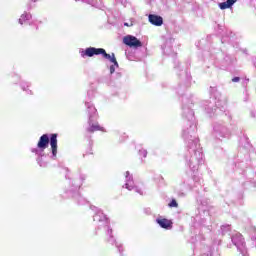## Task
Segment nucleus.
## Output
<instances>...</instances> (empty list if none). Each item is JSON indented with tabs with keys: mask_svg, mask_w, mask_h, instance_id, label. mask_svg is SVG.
<instances>
[{
	"mask_svg": "<svg viewBox=\"0 0 256 256\" xmlns=\"http://www.w3.org/2000/svg\"><path fill=\"white\" fill-rule=\"evenodd\" d=\"M94 55H102L104 59H108L110 63H113V65L110 66L111 75L115 73V67H119V62H117V58H115V53L107 54V51L103 48L89 47L81 52V57H93Z\"/></svg>",
	"mask_w": 256,
	"mask_h": 256,
	"instance_id": "obj_1",
	"label": "nucleus"
},
{
	"mask_svg": "<svg viewBox=\"0 0 256 256\" xmlns=\"http://www.w3.org/2000/svg\"><path fill=\"white\" fill-rule=\"evenodd\" d=\"M57 137L58 134H51L49 137V134H43L37 143V148L40 149V151H45L47 147H49V143L52 150L53 157H57Z\"/></svg>",
	"mask_w": 256,
	"mask_h": 256,
	"instance_id": "obj_2",
	"label": "nucleus"
},
{
	"mask_svg": "<svg viewBox=\"0 0 256 256\" xmlns=\"http://www.w3.org/2000/svg\"><path fill=\"white\" fill-rule=\"evenodd\" d=\"M123 43L128 47H134V49L143 47V43L139 39H137V37L131 35L125 36L123 38Z\"/></svg>",
	"mask_w": 256,
	"mask_h": 256,
	"instance_id": "obj_3",
	"label": "nucleus"
},
{
	"mask_svg": "<svg viewBox=\"0 0 256 256\" xmlns=\"http://www.w3.org/2000/svg\"><path fill=\"white\" fill-rule=\"evenodd\" d=\"M148 21L151 25H155V27H161L163 25V17L155 14H150L148 16Z\"/></svg>",
	"mask_w": 256,
	"mask_h": 256,
	"instance_id": "obj_4",
	"label": "nucleus"
},
{
	"mask_svg": "<svg viewBox=\"0 0 256 256\" xmlns=\"http://www.w3.org/2000/svg\"><path fill=\"white\" fill-rule=\"evenodd\" d=\"M90 127L87 128L88 133H95V131H101L102 133H107V130L99 125V123H89Z\"/></svg>",
	"mask_w": 256,
	"mask_h": 256,
	"instance_id": "obj_5",
	"label": "nucleus"
},
{
	"mask_svg": "<svg viewBox=\"0 0 256 256\" xmlns=\"http://www.w3.org/2000/svg\"><path fill=\"white\" fill-rule=\"evenodd\" d=\"M156 222L162 227V229H173V221L169 219L161 218L157 219Z\"/></svg>",
	"mask_w": 256,
	"mask_h": 256,
	"instance_id": "obj_6",
	"label": "nucleus"
},
{
	"mask_svg": "<svg viewBox=\"0 0 256 256\" xmlns=\"http://www.w3.org/2000/svg\"><path fill=\"white\" fill-rule=\"evenodd\" d=\"M237 3V0H227L226 2H222L219 4L220 9H229L233 7Z\"/></svg>",
	"mask_w": 256,
	"mask_h": 256,
	"instance_id": "obj_7",
	"label": "nucleus"
},
{
	"mask_svg": "<svg viewBox=\"0 0 256 256\" xmlns=\"http://www.w3.org/2000/svg\"><path fill=\"white\" fill-rule=\"evenodd\" d=\"M29 19H31V14H27V13L22 14V15L20 16V19H19L20 25H23V23H24L25 21H29Z\"/></svg>",
	"mask_w": 256,
	"mask_h": 256,
	"instance_id": "obj_8",
	"label": "nucleus"
},
{
	"mask_svg": "<svg viewBox=\"0 0 256 256\" xmlns=\"http://www.w3.org/2000/svg\"><path fill=\"white\" fill-rule=\"evenodd\" d=\"M169 207H179L177 200L172 199V201L168 204Z\"/></svg>",
	"mask_w": 256,
	"mask_h": 256,
	"instance_id": "obj_9",
	"label": "nucleus"
},
{
	"mask_svg": "<svg viewBox=\"0 0 256 256\" xmlns=\"http://www.w3.org/2000/svg\"><path fill=\"white\" fill-rule=\"evenodd\" d=\"M232 81H233V83H239V81H241V78H239V77H234V78L232 79Z\"/></svg>",
	"mask_w": 256,
	"mask_h": 256,
	"instance_id": "obj_10",
	"label": "nucleus"
},
{
	"mask_svg": "<svg viewBox=\"0 0 256 256\" xmlns=\"http://www.w3.org/2000/svg\"><path fill=\"white\" fill-rule=\"evenodd\" d=\"M125 187L128 189V191H133V186H130L129 183H126Z\"/></svg>",
	"mask_w": 256,
	"mask_h": 256,
	"instance_id": "obj_11",
	"label": "nucleus"
},
{
	"mask_svg": "<svg viewBox=\"0 0 256 256\" xmlns=\"http://www.w3.org/2000/svg\"><path fill=\"white\" fill-rule=\"evenodd\" d=\"M34 29L37 31V29H39V27L37 25H34L33 28H30L31 33H34Z\"/></svg>",
	"mask_w": 256,
	"mask_h": 256,
	"instance_id": "obj_12",
	"label": "nucleus"
},
{
	"mask_svg": "<svg viewBox=\"0 0 256 256\" xmlns=\"http://www.w3.org/2000/svg\"><path fill=\"white\" fill-rule=\"evenodd\" d=\"M142 153H143V157H147V151L142 150Z\"/></svg>",
	"mask_w": 256,
	"mask_h": 256,
	"instance_id": "obj_13",
	"label": "nucleus"
},
{
	"mask_svg": "<svg viewBox=\"0 0 256 256\" xmlns=\"http://www.w3.org/2000/svg\"><path fill=\"white\" fill-rule=\"evenodd\" d=\"M124 25H125L126 27H129V24H128V23H124Z\"/></svg>",
	"mask_w": 256,
	"mask_h": 256,
	"instance_id": "obj_14",
	"label": "nucleus"
}]
</instances>
